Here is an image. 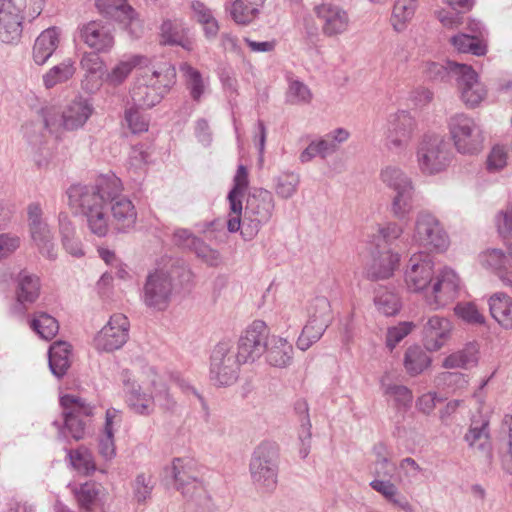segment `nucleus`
Here are the masks:
<instances>
[{"mask_svg": "<svg viewBox=\"0 0 512 512\" xmlns=\"http://www.w3.org/2000/svg\"><path fill=\"white\" fill-rule=\"evenodd\" d=\"M37 113L42 123L26 122L22 130L34 163L42 169L48 166L51 159L47 136L43 130L46 129L57 140H61L65 132H74L85 126L93 113V106L87 99L76 97L63 108L45 105Z\"/></svg>", "mask_w": 512, "mask_h": 512, "instance_id": "1", "label": "nucleus"}, {"mask_svg": "<svg viewBox=\"0 0 512 512\" xmlns=\"http://www.w3.org/2000/svg\"><path fill=\"white\" fill-rule=\"evenodd\" d=\"M274 209L272 193L263 188L255 189L247 198L243 218L242 212L230 211L227 229L231 233L239 231L245 241H250L270 222Z\"/></svg>", "mask_w": 512, "mask_h": 512, "instance_id": "2", "label": "nucleus"}, {"mask_svg": "<svg viewBox=\"0 0 512 512\" xmlns=\"http://www.w3.org/2000/svg\"><path fill=\"white\" fill-rule=\"evenodd\" d=\"M68 203L86 217L91 233L105 237L109 231L106 202L93 185L73 184L67 189Z\"/></svg>", "mask_w": 512, "mask_h": 512, "instance_id": "3", "label": "nucleus"}, {"mask_svg": "<svg viewBox=\"0 0 512 512\" xmlns=\"http://www.w3.org/2000/svg\"><path fill=\"white\" fill-rule=\"evenodd\" d=\"M249 471L257 490L270 493L278 482V447L272 442L259 444L251 457Z\"/></svg>", "mask_w": 512, "mask_h": 512, "instance_id": "4", "label": "nucleus"}, {"mask_svg": "<svg viewBox=\"0 0 512 512\" xmlns=\"http://www.w3.org/2000/svg\"><path fill=\"white\" fill-rule=\"evenodd\" d=\"M243 363L236 355L235 346L230 340L218 342L211 351L209 380L215 387H229L239 378Z\"/></svg>", "mask_w": 512, "mask_h": 512, "instance_id": "5", "label": "nucleus"}, {"mask_svg": "<svg viewBox=\"0 0 512 512\" xmlns=\"http://www.w3.org/2000/svg\"><path fill=\"white\" fill-rule=\"evenodd\" d=\"M417 165L425 175L444 171L451 160L449 143L441 135H424L416 150Z\"/></svg>", "mask_w": 512, "mask_h": 512, "instance_id": "6", "label": "nucleus"}, {"mask_svg": "<svg viewBox=\"0 0 512 512\" xmlns=\"http://www.w3.org/2000/svg\"><path fill=\"white\" fill-rule=\"evenodd\" d=\"M448 128L458 152L476 154L483 148L484 136L480 125L464 113H456L448 120Z\"/></svg>", "mask_w": 512, "mask_h": 512, "instance_id": "7", "label": "nucleus"}, {"mask_svg": "<svg viewBox=\"0 0 512 512\" xmlns=\"http://www.w3.org/2000/svg\"><path fill=\"white\" fill-rule=\"evenodd\" d=\"M416 128L414 118L401 110L388 117L385 131L386 148L397 155L405 154L413 139Z\"/></svg>", "mask_w": 512, "mask_h": 512, "instance_id": "8", "label": "nucleus"}, {"mask_svg": "<svg viewBox=\"0 0 512 512\" xmlns=\"http://www.w3.org/2000/svg\"><path fill=\"white\" fill-rule=\"evenodd\" d=\"M63 408L64 427L73 439L81 440L85 437L86 427L93 416L94 406L81 397L66 394L60 398Z\"/></svg>", "mask_w": 512, "mask_h": 512, "instance_id": "9", "label": "nucleus"}, {"mask_svg": "<svg viewBox=\"0 0 512 512\" xmlns=\"http://www.w3.org/2000/svg\"><path fill=\"white\" fill-rule=\"evenodd\" d=\"M172 292L173 283L169 271L157 268L148 273L141 298L147 307L163 311L169 306Z\"/></svg>", "mask_w": 512, "mask_h": 512, "instance_id": "10", "label": "nucleus"}, {"mask_svg": "<svg viewBox=\"0 0 512 512\" xmlns=\"http://www.w3.org/2000/svg\"><path fill=\"white\" fill-rule=\"evenodd\" d=\"M459 291V276L454 270L444 268L434 275L431 286L425 294V303L432 310H438L454 301Z\"/></svg>", "mask_w": 512, "mask_h": 512, "instance_id": "11", "label": "nucleus"}, {"mask_svg": "<svg viewBox=\"0 0 512 512\" xmlns=\"http://www.w3.org/2000/svg\"><path fill=\"white\" fill-rule=\"evenodd\" d=\"M269 329L262 320H255L240 336L236 355L244 363H253L264 353L269 343Z\"/></svg>", "mask_w": 512, "mask_h": 512, "instance_id": "12", "label": "nucleus"}, {"mask_svg": "<svg viewBox=\"0 0 512 512\" xmlns=\"http://www.w3.org/2000/svg\"><path fill=\"white\" fill-rule=\"evenodd\" d=\"M414 239L422 246L437 250H445L449 245V237L442 224L428 211L417 214Z\"/></svg>", "mask_w": 512, "mask_h": 512, "instance_id": "13", "label": "nucleus"}, {"mask_svg": "<svg viewBox=\"0 0 512 512\" xmlns=\"http://www.w3.org/2000/svg\"><path fill=\"white\" fill-rule=\"evenodd\" d=\"M26 0H0V39L5 43L19 41L23 31Z\"/></svg>", "mask_w": 512, "mask_h": 512, "instance_id": "14", "label": "nucleus"}, {"mask_svg": "<svg viewBox=\"0 0 512 512\" xmlns=\"http://www.w3.org/2000/svg\"><path fill=\"white\" fill-rule=\"evenodd\" d=\"M434 277V264L426 254H414L409 259L405 271V283L412 292H422L424 295L429 290Z\"/></svg>", "mask_w": 512, "mask_h": 512, "instance_id": "15", "label": "nucleus"}, {"mask_svg": "<svg viewBox=\"0 0 512 512\" xmlns=\"http://www.w3.org/2000/svg\"><path fill=\"white\" fill-rule=\"evenodd\" d=\"M129 326L128 318L124 314L112 315L94 339L96 348L107 352L121 348L128 339Z\"/></svg>", "mask_w": 512, "mask_h": 512, "instance_id": "16", "label": "nucleus"}, {"mask_svg": "<svg viewBox=\"0 0 512 512\" xmlns=\"http://www.w3.org/2000/svg\"><path fill=\"white\" fill-rule=\"evenodd\" d=\"M315 14L326 37H337L349 29V14L339 5L323 3L315 7Z\"/></svg>", "mask_w": 512, "mask_h": 512, "instance_id": "17", "label": "nucleus"}, {"mask_svg": "<svg viewBox=\"0 0 512 512\" xmlns=\"http://www.w3.org/2000/svg\"><path fill=\"white\" fill-rule=\"evenodd\" d=\"M166 77L170 80H167L164 86L160 87V90L156 89L155 83L150 81L149 78H147V80L144 78L139 80L131 90L133 106L136 108L147 109L158 104L175 83V69H169Z\"/></svg>", "mask_w": 512, "mask_h": 512, "instance_id": "18", "label": "nucleus"}, {"mask_svg": "<svg viewBox=\"0 0 512 512\" xmlns=\"http://www.w3.org/2000/svg\"><path fill=\"white\" fill-rule=\"evenodd\" d=\"M453 324L450 319L433 315L422 327V342L428 352L439 351L451 338Z\"/></svg>", "mask_w": 512, "mask_h": 512, "instance_id": "19", "label": "nucleus"}, {"mask_svg": "<svg viewBox=\"0 0 512 512\" xmlns=\"http://www.w3.org/2000/svg\"><path fill=\"white\" fill-rule=\"evenodd\" d=\"M456 70L459 74L456 83L462 101L469 107L478 106L486 97L485 86L478 80V75L471 66L465 64L463 68H456Z\"/></svg>", "mask_w": 512, "mask_h": 512, "instance_id": "20", "label": "nucleus"}, {"mask_svg": "<svg viewBox=\"0 0 512 512\" xmlns=\"http://www.w3.org/2000/svg\"><path fill=\"white\" fill-rule=\"evenodd\" d=\"M508 256L497 248H491L479 254L482 267L495 273L507 286H512V242L508 244Z\"/></svg>", "mask_w": 512, "mask_h": 512, "instance_id": "21", "label": "nucleus"}, {"mask_svg": "<svg viewBox=\"0 0 512 512\" xmlns=\"http://www.w3.org/2000/svg\"><path fill=\"white\" fill-rule=\"evenodd\" d=\"M80 38L98 53L109 52L114 46L112 26L102 21H90L80 28Z\"/></svg>", "mask_w": 512, "mask_h": 512, "instance_id": "22", "label": "nucleus"}, {"mask_svg": "<svg viewBox=\"0 0 512 512\" xmlns=\"http://www.w3.org/2000/svg\"><path fill=\"white\" fill-rule=\"evenodd\" d=\"M399 260L398 253H394L386 247L379 250V245H377V251L373 252L372 260L366 268V275L371 280L387 279L393 275Z\"/></svg>", "mask_w": 512, "mask_h": 512, "instance_id": "23", "label": "nucleus"}, {"mask_svg": "<svg viewBox=\"0 0 512 512\" xmlns=\"http://www.w3.org/2000/svg\"><path fill=\"white\" fill-rule=\"evenodd\" d=\"M464 440L470 448H477L487 456L491 454L489 419L483 415L473 417Z\"/></svg>", "mask_w": 512, "mask_h": 512, "instance_id": "24", "label": "nucleus"}, {"mask_svg": "<svg viewBox=\"0 0 512 512\" xmlns=\"http://www.w3.org/2000/svg\"><path fill=\"white\" fill-rule=\"evenodd\" d=\"M266 0H234L225 5V10L238 25H248L259 15Z\"/></svg>", "mask_w": 512, "mask_h": 512, "instance_id": "25", "label": "nucleus"}, {"mask_svg": "<svg viewBox=\"0 0 512 512\" xmlns=\"http://www.w3.org/2000/svg\"><path fill=\"white\" fill-rule=\"evenodd\" d=\"M113 225L118 232L126 233L135 227L137 211L132 201L121 197L111 203Z\"/></svg>", "mask_w": 512, "mask_h": 512, "instance_id": "26", "label": "nucleus"}, {"mask_svg": "<svg viewBox=\"0 0 512 512\" xmlns=\"http://www.w3.org/2000/svg\"><path fill=\"white\" fill-rule=\"evenodd\" d=\"M15 296L19 305L25 307L26 304L34 303L40 295L39 278L28 272L21 270L15 278Z\"/></svg>", "mask_w": 512, "mask_h": 512, "instance_id": "27", "label": "nucleus"}, {"mask_svg": "<svg viewBox=\"0 0 512 512\" xmlns=\"http://www.w3.org/2000/svg\"><path fill=\"white\" fill-rule=\"evenodd\" d=\"M60 42V32L56 27H50L41 32L36 38L32 57L37 65H44L53 55Z\"/></svg>", "mask_w": 512, "mask_h": 512, "instance_id": "28", "label": "nucleus"}, {"mask_svg": "<svg viewBox=\"0 0 512 512\" xmlns=\"http://www.w3.org/2000/svg\"><path fill=\"white\" fill-rule=\"evenodd\" d=\"M268 341L265 350L267 363L277 368L289 366L293 359V346L286 339L275 335L269 336Z\"/></svg>", "mask_w": 512, "mask_h": 512, "instance_id": "29", "label": "nucleus"}, {"mask_svg": "<svg viewBox=\"0 0 512 512\" xmlns=\"http://www.w3.org/2000/svg\"><path fill=\"white\" fill-rule=\"evenodd\" d=\"M171 474L176 489H181L184 493L189 481L193 483L200 479V471L197 462L188 457L175 458L171 466Z\"/></svg>", "mask_w": 512, "mask_h": 512, "instance_id": "30", "label": "nucleus"}, {"mask_svg": "<svg viewBox=\"0 0 512 512\" xmlns=\"http://www.w3.org/2000/svg\"><path fill=\"white\" fill-rule=\"evenodd\" d=\"M184 493L181 489H176L181 493L186 501L187 508L193 512H210L213 509V503L201 479L193 483L189 481Z\"/></svg>", "mask_w": 512, "mask_h": 512, "instance_id": "31", "label": "nucleus"}, {"mask_svg": "<svg viewBox=\"0 0 512 512\" xmlns=\"http://www.w3.org/2000/svg\"><path fill=\"white\" fill-rule=\"evenodd\" d=\"M370 487L381 494L388 502L399 507L405 512H413L414 508L407 498L401 494L398 487L389 478H374Z\"/></svg>", "mask_w": 512, "mask_h": 512, "instance_id": "32", "label": "nucleus"}, {"mask_svg": "<svg viewBox=\"0 0 512 512\" xmlns=\"http://www.w3.org/2000/svg\"><path fill=\"white\" fill-rule=\"evenodd\" d=\"M160 43L179 45L186 50L192 49V43L186 37V28L181 20H164L160 26Z\"/></svg>", "mask_w": 512, "mask_h": 512, "instance_id": "33", "label": "nucleus"}, {"mask_svg": "<svg viewBox=\"0 0 512 512\" xmlns=\"http://www.w3.org/2000/svg\"><path fill=\"white\" fill-rule=\"evenodd\" d=\"M491 316L505 329H512V298L499 292L489 298Z\"/></svg>", "mask_w": 512, "mask_h": 512, "instance_id": "34", "label": "nucleus"}, {"mask_svg": "<svg viewBox=\"0 0 512 512\" xmlns=\"http://www.w3.org/2000/svg\"><path fill=\"white\" fill-rule=\"evenodd\" d=\"M146 62L147 58L142 55H124L112 70L107 73L106 81L115 86L119 85L126 80L134 68Z\"/></svg>", "mask_w": 512, "mask_h": 512, "instance_id": "35", "label": "nucleus"}, {"mask_svg": "<svg viewBox=\"0 0 512 512\" xmlns=\"http://www.w3.org/2000/svg\"><path fill=\"white\" fill-rule=\"evenodd\" d=\"M185 78V85L193 101L199 103L209 86V79L204 78L199 70L184 63L180 67Z\"/></svg>", "mask_w": 512, "mask_h": 512, "instance_id": "36", "label": "nucleus"}, {"mask_svg": "<svg viewBox=\"0 0 512 512\" xmlns=\"http://www.w3.org/2000/svg\"><path fill=\"white\" fill-rule=\"evenodd\" d=\"M125 386L128 407L136 414L149 415L153 411V397L143 393L141 387L134 383L126 382Z\"/></svg>", "mask_w": 512, "mask_h": 512, "instance_id": "37", "label": "nucleus"}, {"mask_svg": "<svg viewBox=\"0 0 512 512\" xmlns=\"http://www.w3.org/2000/svg\"><path fill=\"white\" fill-rule=\"evenodd\" d=\"M432 359L426 349L418 345L410 346L404 354L403 364L406 372L411 376L421 374L431 365Z\"/></svg>", "mask_w": 512, "mask_h": 512, "instance_id": "38", "label": "nucleus"}, {"mask_svg": "<svg viewBox=\"0 0 512 512\" xmlns=\"http://www.w3.org/2000/svg\"><path fill=\"white\" fill-rule=\"evenodd\" d=\"M478 362V346L470 342L461 350L448 355L443 361V367L447 369L473 367Z\"/></svg>", "mask_w": 512, "mask_h": 512, "instance_id": "39", "label": "nucleus"}, {"mask_svg": "<svg viewBox=\"0 0 512 512\" xmlns=\"http://www.w3.org/2000/svg\"><path fill=\"white\" fill-rule=\"evenodd\" d=\"M48 356L51 372L58 378L65 375L70 366V345L66 342H56L50 347Z\"/></svg>", "mask_w": 512, "mask_h": 512, "instance_id": "40", "label": "nucleus"}, {"mask_svg": "<svg viewBox=\"0 0 512 512\" xmlns=\"http://www.w3.org/2000/svg\"><path fill=\"white\" fill-rule=\"evenodd\" d=\"M313 100L311 89L303 81L294 77H287V89L285 92V103L289 105H309Z\"/></svg>", "mask_w": 512, "mask_h": 512, "instance_id": "41", "label": "nucleus"}, {"mask_svg": "<svg viewBox=\"0 0 512 512\" xmlns=\"http://www.w3.org/2000/svg\"><path fill=\"white\" fill-rule=\"evenodd\" d=\"M464 65L453 61H446L445 63L426 62L423 66V73L433 81H456L459 76L456 68H463Z\"/></svg>", "mask_w": 512, "mask_h": 512, "instance_id": "42", "label": "nucleus"}, {"mask_svg": "<svg viewBox=\"0 0 512 512\" xmlns=\"http://www.w3.org/2000/svg\"><path fill=\"white\" fill-rule=\"evenodd\" d=\"M75 71L74 61L71 58H66L61 63L50 68L43 75V84L47 89H51L58 84L70 80L74 76Z\"/></svg>", "mask_w": 512, "mask_h": 512, "instance_id": "43", "label": "nucleus"}, {"mask_svg": "<svg viewBox=\"0 0 512 512\" xmlns=\"http://www.w3.org/2000/svg\"><path fill=\"white\" fill-rule=\"evenodd\" d=\"M380 178L388 188L394 191V194L414 187L411 178L397 166L389 165L383 168Z\"/></svg>", "mask_w": 512, "mask_h": 512, "instance_id": "44", "label": "nucleus"}, {"mask_svg": "<svg viewBox=\"0 0 512 512\" xmlns=\"http://www.w3.org/2000/svg\"><path fill=\"white\" fill-rule=\"evenodd\" d=\"M33 242L38 247L39 252L50 260H55L57 252L53 242V235L48 224L45 222L41 226L29 229Z\"/></svg>", "mask_w": 512, "mask_h": 512, "instance_id": "45", "label": "nucleus"}, {"mask_svg": "<svg viewBox=\"0 0 512 512\" xmlns=\"http://www.w3.org/2000/svg\"><path fill=\"white\" fill-rule=\"evenodd\" d=\"M233 188L228 193V201L231 212H242V196L248 187V172L244 165H239L233 179Z\"/></svg>", "mask_w": 512, "mask_h": 512, "instance_id": "46", "label": "nucleus"}, {"mask_svg": "<svg viewBox=\"0 0 512 512\" xmlns=\"http://www.w3.org/2000/svg\"><path fill=\"white\" fill-rule=\"evenodd\" d=\"M93 187L98 190V193L106 203L108 201L112 203L121 198L122 182L115 174L101 175Z\"/></svg>", "mask_w": 512, "mask_h": 512, "instance_id": "47", "label": "nucleus"}, {"mask_svg": "<svg viewBox=\"0 0 512 512\" xmlns=\"http://www.w3.org/2000/svg\"><path fill=\"white\" fill-rule=\"evenodd\" d=\"M415 189L404 190L394 194L391 202V213L399 220L408 219L414 209Z\"/></svg>", "mask_w": 512, "mask_h": 512, "instance_id": "48", "label": "nucleus"}, {"mask_svg": "<svg viewBox=\"0 0 512 512\" xmlns=\"http://www.w3.org/2000/svg\"><path fill=\"white\" fill-rule=\"evenodd\" d=\"M418 0H396L393 7L392 25L398 32L405 28L416 11Z\"/></svg>", "mask_w": 512, "mask_h": 512, "instance_id": "49", "label": "nucleus"}, {"mask_svg": "<svg viewBox=\"0 0 512 512\" xmlns=\"http://www.w3.org/2000/svg\"><path fill=\"white\" fill-rule=\"evenodd\" d=\"M30 327L45 340L54 338L59 330L57 320L45 312L35 313L33 319L30 321Z\"/></svg>", "mask_w": 512, "mask_h": 512, "instance_id": "50", "label": "nucleus"}, {"mask_svg": "<svg viewBox=\"0 0 512 512\" xmlns=\"http://www.w3.org/2000/svg\"><path fill=\"white\" fill-rule=\"evenodd\" d=\"M377 310L385 316H394L401 309L399 296L386 288H379L374 298Z\"/></svg>", "mask_w": 512, "mask_h": 512, "instance_id": "51", "label": "nucleus"}, {"mask_svg": "<svg viewBox=\"0 0 512 512\" xmlns=\"http://www.w3.org/2000/svg\"><path fill=\"white\" fill-rule=\"evenodd\" d=\"M66 453L70 464L78 472L88 475L95 471L93 455L86 447L80 446L75 450L66 449Z\"/></svg>", "mask_w": 512, "mask_h": 512, "instance_id": "52", "label": "nucleus"}, {"mask_svg": "<svg viewBox=\"0 0 512 512\" xmlns=\"http://www.w3.org/2000/svg\"><path fill=\"white\" fill-rule=\"evenodd\" d=\"M381 386L384 395L392 399L397 408L407 409L411 406L413 395L408 387L404 385L386 383L385 379H382Z\"/></svg>", "mask_w": 512, "mask_h": 512, "instance_id": "53", "label": "nucleus"}, {"mask_svg": "<svg viewBox=\"0 0 512 512\" xmlns=\"http://www.w3.org/2000/svg\"><path fill=\"white\" fill-rule=\"evenodd\" d=\"M328 326L323 325L321 323H316L315 319H311L308 317L307 324L303 327L302 332L297 340V347L306 351L311 347V345L317 342Z\"/></svg>", "mask_w": 512, "mask_h": 512, "instance_id": "54", "label": "nucleus"}, {"mask_svg": "<svg viewBox=\"0 0 512 512\" xmlns=\"http://www.w3.org/2000/svg\"><path fill=\"white\" fill-rule=\"evenodd\" d=\"M300 184V176L293 172L282 173L274 178L276 194L283 199L291 198Z\"/></svg>", "mask_w": 512, "mask_h": 512, "instance_id": "55", "label": "nucleus"}, {"mask_svg": "<svg viewBox=\"0 0 512 512\" xmlns=\"http://www.w3.org/2000/svg\"><path fill=\"white\" fill-rule=\"evenodd\" d=\"M453 46L462 53H472L481 56L486 53V46L481 40L470 37L466 33H460L451 38Z\"/></svg>", "mask_w": 512, "mask_h": 512, "instance_id": "56", "label": "nucleus"}, {"mask_svg": "<svg viewBox=\"0 0 512 512\" xmlns=\"http://www.w3.org/2000/svg\"><path fill=\"white\" fill-rule=\"evenodd\" d=\"M308 317L316 323L329 326L332 321L331 305L326 297H316L308 309Z\"/></svg>", "mask_w": 512, "mask_h": 512, "instance_id": "57", "label": "nucleus"}, {"mask_svg": "<svg viewBox=\"0 0 512 512\" xmlns=\"http://www.w3.org/2000/svg\"><path fill=\"white\" fill-rule=\"evenodd\" d=\"M455 315L470 325L485 324V316L473 302H460L454 307Z\"/></svg>", "mask_w": 512, "mask_h": 512, "instance_id": "58", "label": "nucleus"}, {"mask_svg": "<svg viewBox=\"0 0 512 512\" xmlns=\"http://www.w3.org/2000/svg\"><path fill=\"white\" fill-rule=\"evenodd\" d=\"M154 485L152 478L145 474L136 476L132 483L133 499L138 503H146L150 499Z\"/></svg>", "mask_w": 512, "mask_h": 512, "instance_id": "59", "label": "nucleus"}, {"mask_svg": "<svg viewBox=\"0 0 512 512\" xmlns=\"http://www.w3.org/2000/svg\"><path fill=\"white\" fill-rule=\"evenodd\" d=\"M97 496L98 490L94 483L82 484L78 489L75 490V497L79 507L86 512H90L93 504L97 499Z\"/></svg>", "mask_w": 512, "mask_h": 512, "instance_id": "60", "label": "nucleus"}, {"mask_svg": "<svg viewBox=\"0 0 512 512\" xmlns=\"http://www.w3.org/2000/svg\"><path fill=\"white\" fill-rule=\"evenodd\" d=\"M415 324L413 322H400L397 326L391 327L387 331L386 345L392 350L395 346L401 342L407 335L414 329Z\"/></svg>", "mask_w": 512, "mask_h": 512, "instance_id": "61", "label": "nucleus"}, {"mask_svg": "<svg viewBox=\"0 0 512 512\" xmlns=\"http://www.w3.org/2000/svg\"><path fill=\"white\" fill-rule=\"evenodd\" d=\"M122 15L123 18L121 21L124 23L128 34L134 39L140 38L144 33V25L134 9L132 7H128L124 10Z\"/></svg>", "mask_w": 512, "mask_h": 512, "instance_id": "62", "label": "nucleus"}, {"mask_svg": "<svg viewBox=\"0 0 512 512\" xmlns=\"http://www.w3.org/2000/svg\"><path fill=\"white\" fill-rule=\"evenodd\" d=\"M140 109L132 106L125 111V120L134 134L147 131L149 126L148 119L140 112Z\"/></svg>", "mask_w": 512, "mask_h": 512, "instance_id": "63", "label": "nucleus"}, {"mask_svg": "<svg viewBox=\"0 0 512 512\" xmlns=\"http://www.w3.org/2000/svg\"><path fill=\"white\" fill-rule=\"evenodd\" d=\"M192 250L210 266H217L221 262L219 252L209 247L200 238L195 241Z\"/></svg>", "mask_w": 512, "mask_h": 512, "instance_id": "64", "label": "nucleus"}]
</instances>
